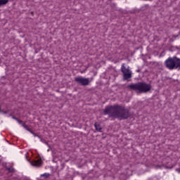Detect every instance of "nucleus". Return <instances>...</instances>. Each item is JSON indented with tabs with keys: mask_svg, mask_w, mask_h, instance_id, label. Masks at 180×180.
<instances>
[{
	"mask_svg": "<svg viewBox=\"0 0 180 180\" xmlns=\"http://www.w3.org/2000/svg\"><path fill=\"white\" fill-rule=\"evenodd\" d=\"M22 127L27 131H30L31 133V129H30L28 125H26V124H22Z\"/></svg>",
	"mask_w": 180,
	"mask_h": 180,
	"instance_id": "nucleus-9",
	"label": "nucleus"
},
{
	"mask_svg": "<svg viewBox=\"0 0 180 180\" xmlns=\"http://www.w3.org/2000/svg\"><path fill=\"white\" fill-rule=\"evenodd\" d=\"M41 177H44L45 179H47L50 176L49 173H44L43 174H41Z\"/></svg>",
	"mask_w": 180,
	"mask_h": 180,
	"instance_id": "nucleus-10",
	"label": "nucleus"
},
{
	"mask_svg": "<svg viewBox=\"0 0 180 180\" xmlns=\"http://www.w3.org/2000/svg\"><path fill=\"white\" fill-rule=\"evenodd\" d=\"M8 1L9 0H0V6L6 5Z\"/></svg>",
	"mask_w": 180,
	"mask_h": 180,
	"instance_id": "nucleus-8",
	"label": "nucleus"
},
{
	"mask_svg": "<svg viewBox=\"0 0 180 180\" xmlns=\"http://www.w3.org/2000/svg\"><path fill=\"white\" fill-rule=\"evenodd\" d=\"M129 88L134 91H138L139 93H148L152 89V85L145 82H137L129 85Z\"/></svg>",
	"mask_w": 180,
	"mask_h": 180,
	"instance_id": "nucleus-2",
	"label": "nucleus"
},
{
	"mask_svg": "<svg viewBox=\"0 0 180 180\" xmlns=\"http://www.w3.org/2000/svg\"><path fill=\"white\" fill-rule=\"evenodd\" d=\"M121 72L123 74V78L124 80H128L132 77V71L129 69V67H125V63L122 64Z\"/></svg>",
	"mask_w": 180,
	"mask_h": 180,
	"instance_id": "nucleus-4",
	"label": "nucleus"
},
{
	"mask_svg": "<svg viewBox=\"0 0 180 180\" xmlns=\"http://www.w3.org/2000/svg\"><path fill=\"white\" fill-rule=\"evenodd\" d=\"M6 170L11 173L15 172V169H13V167H6Z\"/></svg>",
	"mask_w": 180,
	"mask_h": 180,
	"instance_id": "nucleus-11",
	"label": "nucleus"
},
{
	"mask_svg": "<svg viewBox=\"0 0 180 180\" xmlns=\"http://www.w3.org/2000/svg\"><path fill=\"white\" fill-rule=\"evenodd\" d=\"M75 82L81 86H88L90 83L89 79L82 76L75 77Z\"/></svg>",
	"mask_w": 180,
	"mask_h": 180,
	"instance_id": "nucleus-5",
	"label": "nucleus"
},
{
	"mask_svg": "<svg viewBox=\"0 0 180 180\" xmlns=\"http://www.w3.org/2000/svg\"><path fill=\"white\" fill-rule=\"evenodd\" d=\"M31 14H32V15H34V13H33V12H32V13H31Z\"/></svg>",
	"mask_w": 180,
	"mask_h": 180,
	"instance_id": "nucleus-14",
	"label": "nucleus"
},
{
	"mask_svg": "<svg viewBox=\"0 0 180 180\" xmlns=\"http://www.w3.org/2000/svg\"><path fill=\"white\" fill-rule=\"evenodd\" d=\"M30 163L33 167H39L43 164V160L41 158H39V159H37L35 160H31Z\"/></svg>",
	"mask_w": 180,
	"mask_h": 180,
	"instance_id": "nucleus-6",
	"label": "nucleus"
},
{
	"mask_svg": "<svg viewBox=\"0 0 180 180\" xmlns=\"http://www.w3.org/2000/svg\"><path fill=\"white\" fill-rule=\"evenodd\" d=\"M165 66L170 70L180 69V58L177 56L168 57L165 61Z\"/></svg>",
	"mask_w": 180,
	"mask_h": 180,
	"instance_id": "nucleus-3",
	"label": "nucleus"
},
{
	"mask_svg": "<svg viewBox=\"0 0 180 180\" xmlns=\"http://www.w3.org/2000/svg\"><path fill=\"white\" fill-rule=\"evenodd\" d=\"M18 122H19V123H22V121H18Z\"/></svg>",
	"mask_w": 180,
	"mask_h": 180,
	"instance_id": "nucleus-13",
	"label": "nucleus"
},
{
	"mask_svg": "<svg viewBox=\"0 0 180 180\" xmlns=\"http://www.w3.org/2000/svg\"><path fill=\"white\" fill-rule=\"evenodd\" d=\"M30 133L34 136V137H38L39 135L34 134V132H33L32 131H30Z\"/></svg>",
	"mask_w": 180,
	"mask_h": 180,
	"instance_id": "nucleus-12",
	"label": "nucleus"
},
{
	"mask_svg": "<svg viewBox=\"0 0 180 180\" xmlns=\"http://www.w3.org/2000/svg\"><path fill=\"white\" fill-rule=\"evenodd\" d=\"M94 127H95L96 131H98L99 132H102L101 125L100 124H98V122H95Z\"/></svg>",
	"mask_w": 180,
	"mask_h": 180,
	"instance_id": "nucleus-7",
	"label": "nucleus"
},
{
	"mask_svg": "<svg viewBox=\"0 0 180 180\" xmlns=\"http://www.w3.org/2000/svg\"><path fill=\"white\" fill-rule=\"evenodd\" d=\"M103 113L105 115H108L109 117H115L120 120H127L130 116L129 110L119 104L105 106Z\"/></svg>",
	"mask_w": 180,
	"mask_h": 180,
	"instance_id": "nucleus-1",
	"label": "nucleus"
}]
</instances>
